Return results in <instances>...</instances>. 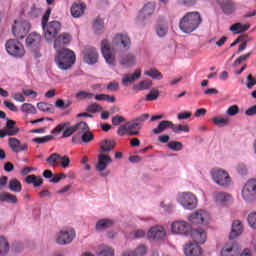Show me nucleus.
Returning <instances> with one entry per match:
<instances>
[{
	"label": "nucleus",
	"mask_w": 256,
	"mask_h": 256,
	"mask_svg": "<svg viewBox=\"0 0 256 256\" xmlns=\"http://www.w3.org/2000/svg\"><path fill=\"white\" fill-rule=\"evenodd\" d=\"M201 23H203V18L199 12H188L180 19L179 29L182 33H193L199 29Z\"/></svg>",
	"instance_id": "1"
},
{
	"label": "nucleus",
	"mask_w": 256,
	"mask_h": 256,
	"mask_svg": "<svg viewBox=\"0 0 256 256\" xmlns=\"http://www.w3.org/2000/svg\"><path fill=\"white\" fill-rule=\"evenodd\" d=\"M54 61L61 71H69L73 65H75V61H77V57L75 56V52L68 48H62L61 50H56V55Z\"/></svg>",
	"instance_id": "2"
},
{
	"label": "nucleus",
	"mask_w": 256,
	"mask_h": 256,
	"mask_svg": "<svg viewBox=\"0 0 256 256\" xmlns=\"http://www.w3.org/2000/svg\"><path fill=\"white\" fill-rule=\"evenodd\" d=\"M5 49L8 55L12 57H24L25 56V47L17 39H9L5 44Z\"/></svg>",
	"instance_id": "3"
},
{
	"label": "nucleus",
	"mask_w": 256,
	"mask_h": 256,
	"mask_svg": "<svg viewBox=\"0 0 256 256\" xmlns=\"http://www.w3.org/2000/svg\"><path fill=\"white\" fill-rule=\"evenodd\" d=\"M214 183L220 187H229L231 185V176L223 169H214L211 172Z\"/></svg>",
	"instance_id": "4"
},
{
	"label": "nucleus",
	"mask_w": 256,
	"mask_h": 256,
	"mask_svg": "<svg viewBox=\"0 0 256 256\" xmlns=\"http://www.w3.org/2000/svg\"><path fill=\"white\" fill-rule=\"evenodd\" d=\"M112 47L113 49L128 51L131 49V38L127 34L118 33L112 39Z\"/></svg>",
	"instance_id": "5"
},
{
	"label": "nucleus",
	"mask_w": 256,
	"mask_h": 256,
	"mask_svg": "<svg viewBox=\"0 0 256 256\" xmlns=\"http://www.w3.org/2000/svg\"><path fill=\"white\" fill-rule=\"evenodd\" d=\"M29 31H31V24L27 21H15L12 27V33L16 39H25Z\"/></svg>",
	"instance_id": "6"
},
{
	"label": "nucleus",
	"mask_w": 256,
	"mask_h": 256,
	"mask_svg": "<svg viewBox=\"0 0 256 256\" xmlns=\"http://www.w3.org/2000/svg\"><path fill=\"white\" fill-rule=\"evenodd\" d=\"M76 233L73 228H66L61 230L56 235V243L58 245H69L73 243V239H75Z\"/></svg>",
	"instance_id": "7"
},
{
	"label": "nucleus",
	"mask_w": 256,
	"mask_h": 256,
	"mask_svg": "<svg viewBox=\"0 0 256 256\" xmlns=\"http://www.w3.org/2000/svg\"><path fill=\"white\" fill-rule=\"evenodd\" d=\"M42 29L44 31L45 39L47 41H53L59 34V31H61V22L51 21L46 26H43Z\"/></svg>",
	"instance_id": "8"
},
{
	"label": "nucleus",
	"mask_w": 256,
	"mask_h": 256,
	"mask_svg": "<svg viewBox=\"0 0 256 256\" xmlns=\"http://www.w3.org/2000/svg\"><path fill=\"white\" fill-rule=\"evenodd\" d=\"M209 219H211V216L209 215V212L205 210H197L188 216V221L193 223V225H207Z\"/></svg>",
	"instance_id": "9"
},
{
	"label": "nucleus",
	"mask_w": 256,
	"mask_h": 256,
	"mask_svg": "<svg viewBox=\"0 0 256 256\" xmlns=\"http://www.w3.org/2000/svg\"><path fill=\"white\" fill-rule=\"evenodd\" d=\"M18 133L19 127H17V122L7 119L5 127L0 129V139H4V137H15Z\"/></svg>",
	"instance_id": "10"
},
{
	"label": "nucleus",
	"mask_w": 256,
	"mask_h": 256,
	"mask_svg": "<svg viewBox=\"0 0 256 256\" xmlns=\"http://www.w3.org/2000/svg\"><path fill=\"white\" fill-rule=\"evenodd\" d=\"M256 196V179L249 180L242 189V197L247 202L253 201Z\"/></svg>",
	"instance_id": "11"
},
{
	"label": "nucleus",
	"mask_w": 256,
	"mask_h": 256,
	"mask_svg": "<svg viewBox=\"0 0 256 256\" xmlns=\"http://www.w3.org/2000/svg\"><path fill=\"white\" fill-rule=\"evenodd\" d=\"M101 51L106 63H108V65H115V54H113L111 44L109 41H107V39L102 40Z\"/></svg>",
	"instance_id": "12"
},
{
	"label": "nucleus",
	"mask_w": 256,
	"mask_h": 256,
	"mask_svg": "<svg viewBox=\"0 0 256 256\" xmlns=\"http://www.w3.org/2000/svg\"><path fill=\"white\" fill-rule=\"evenodd\" d=\"M61 131H64L62 134L63 138L71 137V135L75 133V127L71 126L70 122H62L58 124L54 129H52L51 133L54 135H59Z\"/></svg>",
	"instance_id": "13"
},
{
	"label": "nucleus",
	"mask_w": 256,
	"mask_h": 256,
	"mask_svg": "<svg viewBox=\"0 0 256 256\" xmlns=\"http://www.w3.org/2000/svg\"><path fill=\"white\" fill-rule=\"evenodd\" d=\"M180 203L184 209H195L197 207V197L189 192H184L180 195Z\"/></svg>",
	"instance_id": "14"
},
{
	"label": "nucleus",
	"mask_w": 256,
	"mask_h": 256,
	"mask_svg": "<svg viewBox=\"0 0 256 256\" xmlns=\"http://www.w3.org/2000/svg\"><path fill=\"white\" fill-rule=\"evenodd\" d=\"M172 232L176 235H189L191 233V224L185 221H176L171 225Z\"/></svg>",
	"instance_id": "15"
},
{
	"label": "nucleus",
	"mask_w": 256,
	"mask_h": 256,
	"mask_svg": "<svg viewBox=\"0 0 256 256\" xmlns=\"http://www.w3.org/2000/svg\"><path fill=\"white\" fill-rule=\"evenodd\" d=\"M165 228L163 226H153L147 232V237L150 241H161V239H165Z\"/></svg>",
	"instance_id": "16"
},
{
	"label": "nucleus",
	"mask_w": 256,
	"mask_h": 256,
	"mask_svg": "<svg viewBox=\"0 0 256 256\" xmlns=\"http://www.w3.org/2000/svg\"><path fill=\"white\" fill-rule=\"evenodd\" d=\"M84 61L88 65H95L99 61V52L94 47H87L84 50Z\"/></svg>",
	"instance_id": "17"
},
{
	"label": "nucleus",
	"mask_w": 256,
	"mask_h": 256,
	"mask_svg": "<svg viewBox=\"0 0 256 256\" xmlns=\"http://www.w3.org/2000/svg\"><path fill=\"white\" fill-rule=\"evenodd\" d=\"M241 255V248L239 244L233 242L226 244L221 251V256H239Z\"/></svg>",
	"instance_id": "18"
},
{
	"label": "nucleus",
	"mask_w": 256,
	"mask_h": 256,
	"mask_svg": "<svg viewBox=\"0 0 256 256\" xmlns=\"http://www.w3.org/2000/svg\"><path fill=\"white\" fill-rule=\"evenodd\" d=\"M8 145L10 149H12L13 153H19L21 151H27V149H29L27 143L21 144V141L19 139L13 137L9 138Z\"/></svg>",
	"instance_id": "19"
},
{
	"label": "nucleus",
	"mask_w": 256,
	"mask_h": 256,
	"mask_svg": "<svg viewBox=\"0 0 256 256\" xmlns=\"http://www.w3.org/2000/svg\"><path fill=\"white\" fill-rule=\"evenodd\" d=\"M110 163H113V159H111V156L106 154H99L98 162L96 164V170L102 173V171H105V169H107Z\"/></svg>",
	"instance_id": "20"
},
{
	"label": "nucleus",
	"mask_w": 256,
	"mask_h": 256,
	"mask_svg": "<svg viewBox=\"0 0 256 256\" xmlns=\"http://www.w3.org/2000/svg\"><path fill=\"white\" fill-rule=\"evenodd\" d=\"M190 235L196 245H203L207 241V233L203 229H194L190 231Z\"/></svg>",
	"instance_id": "21"
},
{
	"label": "nucleus",
	"mask_w": 256,
	"mask_h": 256,
	"mask_svg": "<svg viewBox=\"0 0 256 256\" xmlns=\"http://www.w3.org/2000/svg\"><path fill=\"white\" fill-rule=\"evenodd\" d=\"M184 254L186 256H202L203 249L201 248V246L195 243L186 244L184 248Z\"/></svg>",
	"instance_id": "22"
},
{
	"label": "nucleus",
	"mask_w": 256,
	"mask_h": 256,
	"mask_svg": "<svg viewBox=\"0 0 256 256\" xmlns=\"http://www.w3.org/2000/svg\"><path fill=\"white\" fill-rule=\"evenodd\" d=\"M69 43H71V35L69 33H62L55 39L54 48L61 50L63 49L62 47L69 45Z\"/></svg>",
	"instance_id": "23"
},
{
	"label": "nucleus",
	"mask_w": 256,
	"mask_h": 256,
	"mask_svg": "<svg viewBox=\"0 0 256 256\" xmlns=\"http://www.w3.org/2000/svg\"><path fill=\"white\" fill-rule=\"evenodd\" d=\"M167 129H173V123L169 120H162L156 128L152 129V133L160 135V133L167 131Z\"/></svg>",
	"instance_id": "24"
},
{
	"label": "nucleus",
	"mask_w": 256,
	"mask_h": 256,
	"mask_svg": "<svg viewBox=\"0 0 256 256\" xmlns=\"http://www.w3.org/2000/svg\"><path fill=\"white\" fill-rule=\"evenodd\" d=\"M40 43H41V35L35 32L29 34V36L26 38L27 47H30V49H33L34 47H39Z\"/></svg>",
	"instance_id": "25"
},
{
	"label": "nucleus",
	"mask_w": 256,
	"mask_h": 256,
	"mask_svg": "<svg viewBox=\"0 0 256 256\" xmlns=\"http://www.w3.org/2000/svg\"><path fill=\"white\" fill-rule=\"evenodd\" d=\"M128 127V136L133 137L135 135H139V132L141 131L142 124L137 123L135 120H132L130 122L126 123Z\"/></svg>",
	"instance_id": "26"
},
{
	"label": "nucleus",
	"mask_w": 256,
	"mask_h": 256,
	"mask_svg": "<svg viewBox=\"0 0 256 256\" xmlns=\"http://www.w3.org/2000/svg\"><path fill=\"white\" fill-rule=\"evenodd\" d=\"M139 77H141V70L139 69H136L133 74H125L122 78V85H124V87H127L129 83H134V81H137Z\"/></svg>",
	"instance_id": "27"
},
{
	"label": "nucleus",
	"mask_w": 256,
	"mask_h": 256,
	"mask_svg": "<svg viewBox=\"0 0 256 256\" xmlns=\"http://www.w3.org/2000/svg\"><path fill=\"white\" fill-rule=\"evenodd\" d=\"M243 233V224H241L240 220H235L232 223V229L230 232V239H236V237H239Z\"/></svg>",
	"instance_id": "28"
},
{
	"label": "nucleus",
	"mask_w": 256,
	"mask_h": 256,
	"mask_svg": "<svg viewBox=\"0 0 256 256\" xmlns=\"http://www.w3.org/2000/svg\"><path fill=\"white\" fill-rule=\"evenodd\" d=\"M153 13H155V3L149 2L144 5L142 10L140 11L139 16L142 19H147V17H151V15H153Z\"/></svg>",
	"instance_id": "29"
},
{
	"label": "nucleus",
	"mask_w": 256,
	"mask_h": 256,
	"mask_svg": "<svg viewBox=\"0 0 256 256\" xmlns=\"http://www.w3.org/2000/svg\"><path fill=\"white\" fill-rule=\"evenodd\" d=\"M113 149H115V140L105 139L100 143L101 153H110Z\"/></svg>",
	"instance_id": "30"
},
{
	"label": "nucleus",
	"mask_w": 256,
	"mask_h": 256,
	"mask_svg": "<svg viewBox=\"0 0 256 256\" xmlns=\"http://www.w3.org/2000/svg\"><path fill=\"white\" fill-rule=\"evenodd\" d=\"M251 29L250 24H242V23H235L232 26H230V31L233 33L239 34V33H245V31H249Z\"/></svg>",
	"instance_id": "31"
},
{
	"label": "nucleus",
	"mask_w": 256,
	"mask_h": 256,
	"mask_svg": "<svg viewBox=\"0 0 256 256\" xmlns=\"http://www.w3.org/2000/svg\"><path fill=\"white\" fill-rule=\"evenodd\" d=\"M85 13V6L83 4H73L71 7V15L74 18H79Z\"/></svg>",
	"instance_id": "32"
},
{
	"label": "nucleus",
	"mask_w": 256,
	"mask_h": 256,
	"mask_svg": "<svg viewBox=\"0 0 256 256\" xmlns=\"http://www.w3.org/2000/svg\"><path fill=\"white\" fill-rule=\"evenodd\" d=\"M155 29L158 37H165L169 33V26L163 21L158 22Z\"/></svg>",
	"instance_id": "33"
},
{
	"label": "nucleus",
	"mask_w": 256,
	"mask_h": 256,
	"mask_svg": "<svg viewBox=\"0 0 256 256\" xmlns=\"http://www.w3.org/2000/svg\"><path fill=\"white\" fill-rule=\"evenodd\" d=\"M8 188L13 193H21L23 190V186L21 185V182L17 180V178H13L9 181Z\"/></svg>",
	"instance_id": "34"
},
{
	"label": "nucleus",
	"mask_w": 256,
	"mask_h": 256,
	"mask_svg": "<svg viewBox=\"0 0 256 256\" xmlns=\"http://www.w3.org/2000/svg\"><path fill=\"white\" fill-rule=\"evenodd\" d=\"M231 200V195L226 192H217L215 194V201L216 203H219L220 205H225L228 201Z\"/></svg>",
	"instance_id": "35"
},
{
	"label": "nucleus",
	"mask_w": 256,
	"mask_h": 256,
	"mask_svg": "<svg viewBox=\"0 0 256 256\" xmlns=\"http://www.w3.org/2000/svg\"><path fill=\"white\" fill-rule=\"evenodd\" d=\"M23 13H26V15L32 17V19H36V17H39V15H41V10L35 7V5H32L30 7H24Z\"/></svg>",
	"instance_id": "36"
},
{
	"label": "nucleus",
	"mask_w": 256,
	"mask_h": 256,
	"mask_svg": "<svg viewBox=\"0 0 256 256\" xmlns=\"http://www.w3.org/2000/svg\"><path fill=\"white\" fill-rule=\"evenodd\" d=\"M0 201L2 203H17V196L9 193V192H2L0 193Z\"/></svg>",
	"instance_id": "37"
},
{
	"label": "nucleus",
	"mask_w": 256,
	"mask_h": 256,
	"mask_svg": "<svg viewBox=\"0 0 256 256\" xmlns=\"http://www.w3.org/2000/svg\"><path fill=\"white\" fill-rule=\"evenodd\" d=\"M120 64H122L123 67H132V65H135V55L127 54L123 56L120 59Z\"/></svg>",
	"instance_id": "38"
},
{
	"label": "nucleus",
	"mask_w": 256,
	"mask_h": 256,
	"mask_svg": "<svg viewBox=\"0 0 256 256\" xmlns=\"http://www.w3.org/2000/svg\"><path fill=\"white\" fill-rule=\"evenodd\" d=\"M26 183H28V185H34V187H41V185H43V178L29 175L26 177Z\"/></svg>",
	"instance_id": "39"
},
{
	"label": "nucleus",
	"mask_w": 256,
	"mask_h": 256,
	"mask_svg": "<svg viewBox=\"0 0 256 256\" xmlns=\"http://www.w3.org/2000/svg\"><path fill=\"white\" fill-rule=\"evenodd\" d=\"M224 13H231L233 11V2L231 0H217Z\"/></svg>",
	"instance_id": "40"
},
{
	"label": "nucleus",
	"mask_w": 256,
	"mask_h": 256,
	"mask_svg": "<svg viewBox=\"0 0 256 256\" xmlns=\"http://www.w3.org/2000/svg\"><path fill=\"white\" fill-rule=\"evenodd\" d=\"M105 28L103 19L96 18L93 23V29L96 33V35H101L103 33V29Z\"/></svg>",
	"instance_id": "41"
},
{
	"label": "nucleus",
	"mask_w": 256,
	"mask_h": 256,
	"mask_svg": "<svg viewBox=\"0 0 256 256\" xmlns=\"http://www.w3.org/2000/svg\"><path fill=\"white\" fill-rule=\"evenodd\" d=\"M111 225H113V222L110 219H101L96 223V229L97 231H103V229H108Z\"/></svg>",
	"instance_id": "42"
},
{
	"label": "nucleus",
	"mask_w": 256,
	"mask_h": 256,
	"mask_svg": "<svg viewBox=\"0 0 256 256\" xmlns=\"http://www.w3.org/2000/svg\"><path fill=\"white\" fill-rule=\"evenodd\" d=\"M60 159L61 156L58 153H53L46 159V163H48V165L51 167H57V165H59Z\"/></svg>",
	"instance_id": "43"
},
{
	"label": "nucleus",
	"mask_w": 256,
	"mask_h": 256,
	"mask_svg": "<svg viewBox=\"0 0 256 256\" xmlns=\"http://www.w3.org/2000/svg\"><path fill=\"white\" fill-rule=\"evenodd\" d=\"M144 75L151 77L152 79H163V74L159 72L156 68H151L150 70H146Z\"/></svg>",
	"instance_id": "44"
},
{
	"label": "nucleus",
	"mask_w": 256,
	"mask_h": 256,
	"mask_svg": "<svg viewBox=\"0 0 256 256\" xmlns=\"http://www.w3.org/2000/svg\"><path fill=\"white\" fill-rule=\"evenodd\" d=\"M98 256H115V250L109 246H100Z\"/></svg>",
	"instance_id": "45"
},
{
	"label": "nucleus",
	"mask_w": 256,
	"mask_h": 256,
	"mask_svg": "<svg viewBox=\"0 0 256 256\" xmlns=\"http://www.w3.org/2000/svg\"><path fill=\"white\" fill-rule=\"evenodd\" d=\"M9 253V242L0 236V255H7Z\"/></svg>",
	"instance_id": "46"
},
{
	"label": "nucleus",
	"mask_w": 256,
	"mask_h": 256,
	"mask_svg": "<svg viewBox=\"0 0 256 256\" xmlns=\"http://www.w3.org/2000/svg\"><path fill=\"white\" fill-rule=\"evenodd\" d=\"M75 131H78V133H86L89 131V124L87 122H79L74 125Z\"/></svg>",
	"instance_id": "47"
},
{
	"label": "nucleus",
	"mask_w": 256,
	"mask_h": 256,
	"mask_svg": "<svg viewBox=\"0 0 256 256\" xmlns=\"http://www.w3.org/2000/svg\"><path fill=\"white\" fill-rule=\"evenodd\" d=\"M53 139H55V136L47 135L43 137H36L33 139V142L38 143L39 145H43V143H49V141H53Z\"/></svg>",
	"instance_id": "48"
},
{
	"label": "nucleus",
	"mask_w": 256,
	"mask_h": 256,
	"mask_svg": "<svg viewBox=\"0 0 256 256\" xmlns=\"http://www.w3.org/2000/svg\"><path fill=\"white\" fill-rule=\"evenodd\" d=\"M168 149L171 151H182L183 150V143L179 141H171L167 144Z\"/></svg>",
	"instance_id": "49"
},
{
	"label": "nucleus",
	"mask_w": 256,
	"mask_h": 256,
	"mask_svg": "<svg viewBox=\"0 0 256 256\" xmlns=\"http://www.w3.org/2000/svg\"><path fill=\"white\" fill-rule=\"evenodd\" d=\"M173 133H189V125H177L173 124L172 126Z\"/></svg>",
	"instance_id": "50"
},
{
	"label": "nucleus",
	"mask_w": 256,
	"mask_h": 256,
	"mask_svg": "<svg viewBox=\"0 0 256 256\" xmlns=\"http://www.w3.org/2000/svg\"><path fill=\"white\" fill-rule=\"evenodd\" d=\"M251 55H252V52H248L246 54L239 56L233 63L234 67H239V65H241V63H244V61H247V59H249Z\"/></svg>",
	"instance_id": "51"
},
{
	"label": "nucleus",
	"mask_w": 256,
	"mask_h": 256,
	"mask_svg": "<svg viewBox=\"0 0 256 256\" xmlns=\"http://www.w3.org/2000/svg\"><path fill=\"white\" fill-rule=\"evenodd\" d=\"M82 143H91L95 139V136L91 133V131L87 130L86 132L82 133L81 136Z\"/></svg>",
	"instance_id": "52"
},
{
	"label": "nucleus",
	"mask_w": 256,
	"mask_h": 256,
	"mask_svg": "<svg viewBox=\"0 0 256 256\" xmlns=\"http://www.w3.org/2000/svg\"><path fill=\"white\" fill-rule=\"evenodd\" d=\"M159 99V90L152 89L147 95H146V101H157Z\"/></svg>",
	"instance_id": "53"
},
{
	"label": "nucleus",
	"mask_w": 256,
	"mask_h": 256,
	"mask_svg": "<svg viewBox=\"0 0 256 256\" xmlns=\"http://www.w3.org/2000/svg\"><path fill=\"white\" fill-rule=\"evenodd\" d=\"M86 111H88V113H99V111H103V107L97 103H92L88 105Z\"/></svg>",
	"instance_id": "54"
},
{
	"label": "nucleus",
	"mask_w": 256,
	"mask_h": 256,
	"mask_svg": "<svg viewBox=\"0 0 256 256\" xmlns=\"http://www.w3.org/2000/svg\"><path fill=\"white\" fill-rule=\"evenodd\" d=\"M21 111L23 113H36V109L35 106H33V104H29V103H24L21 106Z\"/></svg>",
	"instance_id": "55"
},
{
	"label": "nucleus",
	"mask_w": 256,
	"mask_h": 256,
	"mask_svg": "<svg viewBox=\"0 0 256 256\" xmlns=\"http://www.w3.org/2000/svg\"><path fill=\"white\" fill-rule=\"evenodd\" d=\"M153 85V82L151 80H144L139 82V84L136 86V89H139V91H143L145 89H149Z\"/></svg>",
	"instance_id": "56"
},
{
	"label": "nucleus",
	"mask_w": 256,
	"mask_h": 256,
	"mask_svg": "<svg viewBox=\"0 0 256 256\" xmlns=\"http://www.w3.org/2000/svg\"><path fill=\"white\" fill-rule=\"evenodd\" d=\"M77 99L83 100V99H91V97H95V94L85 92V91H79L76 93Z\"/></svg>",
	"instance_id": "57"
},
{
	"label": "nucleus",
	"mask_w": 256,
	"mask_h": 256,
	"mask_svg": "<svg viewBox=\"0 0 256 256\" xmlns=\"http://www.w3.org/2000/svg\"><path fill=\"white\" fill-rule=\"evenodd\" d=\"M212 122L214 125H222L223 127H225V125H229V119L227 118L214 117Z\"/></svg>",
	"instance_id": "58"
},
{
	"label": "nucleus",
	"mask_w": 256,
	"mask_h": 256,
	"mask_svg": "<svg viewBox=\"0 0 256 256\" xmlns=\"http://www.w3.org/2000/svg\"><path fill=\"white\" fill-rule=\"evenodd\" d=\"M134 255H136V256H145V255H147V246L139 245L135 249Z\"/></svg>",
	"instance_id": "59"
},
{
	"label": "nucleus",
	"mask_w": 256,
	"mask_h": 256,
	"mask_svg": "<svg viewBox=\"0 0 256 256\" xmlns=\"http://www.w3.org/2000/svg\"><path fill=\"white\" fill-rule=\"evenodd\" d=\"M117 135H119V137H123L124 135H129V128L127 124L119 126L117 130Z\"/></svg>",
	"instance_id": "60"
},
{
	"label": "nucleus",
	"mask_w": 256,
	"mask_h": 256,
	"mask_svg": "<svg viewBox=\"0 0 256 256\" xmlns=\"http://www.w3.org/2000/svg\"><path fill=\"white\" fill-rule=\"evenodd\" d=\"M248 224L252 229L256 230V212H252L248 215Z\"/></svg>",
	"instance_id": "61"
},
{
	"label": "nucleus",
	"mask_w": 256,
	"mask_h": 256,
	"mask_svg": "<svg viewBox=\"0 0 256 256\" xmlns=\"http://www.w3.org/2000/svg\"><path fill=\"white\" fill-rule=\"evenodd\" d=\"M227 115H229L230 117H235V115H237L239 113V106L237 105H232L230 106L227 111H226Z\"/></svg>",
	"instance_id": "62"
},
{
	"label": "nucleus",
	"mask_w": 256,
	"mask_h": 256,
	"mask_svg": "<svg viewBox=\"0 0 256 256\" xmlns=\"http://www.w3.org/2000/svg\"><path fill=\"white\" fill-rule=\"evenodd\" d=\"M246 79L248 81L246 83L247 89H253V87L256 85V77H253L251 74H249Z\"/></svg>",
	"instance_id": "63"
},
{
	"label": "nucleus",
	"mask_w": 256,
	"mask_h": 256,
	"mask_svg": "<svg viewBox=\"0 0 256 256\" xmlns=\"http://www.w3.org/2000/svg\"><path fill=\"white\" fill-rule=\"evenodd\" d=\"M240 43L247 45V43H251L253 41V37L249 36V34H242L238 36Z\"/></svg>",
	"instance_id": "64"
}]
</instances>
